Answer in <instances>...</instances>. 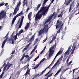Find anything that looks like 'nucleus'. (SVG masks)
Here are the masks:
<instances>
[{"instance_id": "e2e57ef3", "label": "nucleus", "mask_w": 79, "mask_h": 79, "mask_svg": "<svg viewBox=\"0 0 79 79\" xmlns=\"http://www.w3.org/2000/svg\"><path fill=\"white\" fill-rule=\"evenodd\" d=\"M56 38V37L54 36L53 38H52V40H55V39Z\"/></svg>"}, {"instance_id": "3c124183", "label": "nucleus", "mask_w": 79, "mask_h": 79, "mask_svg": "<svg viewBox=\"0 0 79 79\" xmlns=\"http://www.w3.org/2000/svg\"><path fill=\"white\" fill-rule=\"evenodd\" d=\"M59 54L58 53V52L56 54V57H57V56H58V55H59Z\"/></svg>"}, {"instance_id": "49530a36", "label": "nucleus", "mask_w": 79, "mask_h": 79, "mask_svg": "<svg viewBox=\"0 0 79 79\" xmlns=\"http://www.w3.org/2000/svg\"><path fill=\"white\" fill-rule=\"evenodd\" d=\"M15 21L14 20H12V23H11V25H13V24H14V23H15Z\"/></svg>"}, {"instance_id": "5fc2aeb1", "label": "nucleus", "mask_w": 79, "mask_h": 79, "mask_svg": "<svg viewBox=\"0 0 79 79\" xmlns=\"http://www.w3.org/2000/svg\"><path fill=\"white\" fill-rule=\"evenodd\" d=\"M16 17H18V16H20L19 14H17L15 16Z\"/></svg>"}, {"instance_id": "9d476101", "label": "nucleus", "mask_w": 79, "mask_h": 79, "mask_svg": "<svg viewBox=\"0 0 79 79\" xmlns=\"http://www.w3.org/2000/svg\"><path fill=\"white\" fill-rule=\"evenodd\" d=\"M48 10L47 9H46V10H44L43 11H42V14H41V15H44V16H45L47 14V12H48Z\"/></svg>"}, {"instance_id": "b1692460", "label": "nucleus", "mask_w": 79, "mask_h": 79, "mask_svg": "<svg viewBox=\"0 0 79 79\" xmlns=\"http://www.w3.org/2000/svg\"><path fill=\"white\" fill-rule=\"evenodd\" d=\"M29 64H27V65L25 66L24 67V68L25 69H27V68H28V67H29Z\"/></svg>"}, {"instance_id": "f257e3e1", "label": "nucleus", "mask_w": 79, "mask_h": 79, "mask_svg": "<svg viewBox=\"0 0 79 79\" xmlns=\"http://www.w3.org/2000/svg\"><path fill=\"white\" fill-rule=\"evenodd\" d=\"M61 24H62V21H60V20H58L57 21V25L56 26V29H58V27L59 28H60L59 30H58L57 31V33H60V30L62 29V28L63 27V23H62L61 25Z\"/></svg>"}, {"instance_id": "4be33fe9", "label": "nucleus", "mask_w": 79, "mask_h": 79, "mask_svg": "<svg viewBox=\"0 0 79 79\" xmlns=\"http://www.w3.org/2000/svg\"><path fill=\"white\" fill-rule=\"evenodd\" d=\"M69 51L67 50L64 54V56L65 57V56H66V55H68V54H69Z\"/></svg>"}, {"instance_id": "f3484780", "label": "nucleus", "mask_w": 79, "mask_h": 79, "mask_svg": "<svg viewBox=\"0 0 79 79\" xmlns=\"http://www.w3.org/2000/svg\"><path fill=\"white\" fill-rule=\"evenodd\" d=\"M34 40V35H33L32 37L30 39L29 41L31 42H32L33 40Z\"/></svg>"}, {"instance_id": "4c0bfd02", "label": "nucleus", "mask_w": 79, "mask_h": 79, "mask_svg": "<svg viewBox=\"0 0 79 79\" xmlns=\"http://www.w3.org/2000/svg\"><path fill=\"white\" fill-rule=\"evenodd\" d=\"M58 53L60 55H61V54L62 53V52L60 50L58 52Z\"/></svg>"}, {"instance_id": "e433bc0d", "label": "nucleus", "mask_w": 79, "mask_h": 79, "mask_svg": "<svg viewBox=\"0 0 79 79\" xmlns=\"http://www.w3.org/2000/svg\"><path fill=\"white\" fill-rule=\"evenodd\" d=\"M53 74V73H51L50 74H49V75L48 76V77H51V76H52Z\"/></svg>"}, {"instance_id": "774afa93", "label": "nucleus", "mask_w": 79, "mask_h": 79, "mask_svg": "<svg viewBox=\"0 0 79 79\" xmlns=\"http://www.w3.org/2000/svg\"><path fill=\"white\" fill-rule=\"evenodd\" d=\"M50 21V20L49 19H48V20H47V21H46V22H47V23H48V22H49Z\"/></svg>"}, {"instance_id": "423d86ee", "label": "nucleus", "mask_w": 79, "mask_h": 79, "mask_svg": "<svg viewBox=\"0 0 79 79\" xmlns=\"http://www.w3.org/2000/svg\"><path fill=\"white\" fill-rule=\"evenodd\" d=\"M24 57H25V58H29V56L28 55H26V53H24L22 56V57L20 60L19 61H22V60L24 58Z\"/></svg>"}, {"instance_id": "bb28decb", "label": "nucleus", "mask_w": 79, "mask_h": 79, "mask_svg": "<svg viewBox=\"0 0 79 79\" xmlns=\"http://www.w3.org/2000/svg\"><path fill=\"white\" fill-rule=\"evenodd\" d=\"M19 14L20 16H21V15H24V14H23V11H21V12L20 13H19Z\"/></svg>"}, {"instance_id": "6e6552de", "label": "nucleus", "mask_w": 79, "mask_h": 79, "mask_svg": "<svg viewBox=\"0 0 79 79\" xmlns=\"http://www.w3.org/2000/svg\"><path fill=\"white\" fill-rule=\"evenodd\" d=\"M24 18V16H21V20L20 21V24L19 26V28H21V26L22 25V24L23 23V19Z\"/></svg>"}, {"instance_id": "f03ea898", "label": "nucleus", "mask_w": 79, "mask_h": 79, "mask_svg": "<svg viewBox=\"0 0 79 79\" xmlns=\"http://www.w3.org/2000/svg\"><path fill=\"white\" fill-rule=\"evenodd\" d=\"M48 24H46L44 28L41 29L40 31L39 34V35H41L44 32L45 33H47L48 32Z\"/></svg>"}, {"instance_id": "412c9836", "label": "nucleus", "mask_w": 79, "mask_h": 79, "mask_svg": "<svg viewBox=\"0 0 79 79\" xmlns=\"http://www.w3.org/2000/svg\"><path fill=\"white\" fill-rule=\"evenodd\" d=\"M40 64H38L36 66H35L34 68H32V69H36L38 67H39V66L40 65Z\"/></svg>"}, {"instance_id": "8fccbe9b", "label": "nucleus", "mask_w": 79, "mask_h": 79, "mask_svg": "<svg viewBox=\"0 0 79 79\" xmlns=\"http://www.w3.org/2000/svg\"><path fill=\"white\" fill-rule=\"evenodd\" d=\"M16 3V1H13V4L15 5Z\"/></svg>"}, {"instance_id": "6e6d98bb", "label": "nucleus", "mask_w": 79, "mask_h": 79, "mask_svg": "<svg viewBox=\"0 0 79 79\" xmlns=\"http://www.w3.org/2000/svg\"><path fill=\"white\" fill-rule=\"evenodd\" d=\"M59 60H61H61H63V57H61L60 58Z\"/></svg>"}, {"instance_id": "7c9ffc66", "label": "nucleus", "mask_w": 79, "mask_h": 79, "mask_svg": "<svg viewBox=\"0 0 79 79\" xmlns=\"http://www.w3.org/2000/svg\"><path fill=\"white\" fill-rule=\"evenodd\" d=\"M5 5V3H4V2H2L0 4V6H3V5Z\"/></svg>"}, {"instance_id": "7ed1b4c3", "label": "nucleus", "mask_w": 79, "mask_h": 79, "mask_svg": "<svg viewBox=\"0 0 79 79\" xmlns=\"http://www.w3.org/2000/svg\"><path fill=\"white\" fill-rule=\"evenodd\" d=\"M21 1H19V2L17 3L16 6H15L14 9V11L13 13V15H16V13H17L18 11H19V7H20V6L21 5Z\"/></svg>"}, {"instance_id": "a18cd8bd", "label": "nucleus", "mask_w": 79, "mask_h": 79, "mask_svg": "<svg viewBox=\"0 0 79 79\" xmlns=\"http://www.w3.org/2000/svg\"><path fill=\"white\" fill-rule=\"evenodd\" d=\"M31 44V43H30L29 44L27 45L26 46V47H29V45H30Z\"/></svg>"}, {"instance_id": "09e8293b", "label": "nucleus", "mask_w": 79, "mask_h": 79, "mask_svg": "<svg viewBox=\"0 0 79 79\" xmlns=\"http://www.w3.org/2000/svg\"><path fill=\"white\" fill-rule=\"evenodd\" d=\"M29 10V7H28L27 9V10H26V12H28V11Z\"/></svg>"}, {"instance_id": "2eb2a0df", "label": "nucleus", "mask_w": 79, "mask_h": 79, "mask_svg": "<svg viewBox=\"0 0 79 79\" xmlns=\"http://www.w3.org/2000/svg\"><path fill=\"white\" fill-rule=\"evenodd\" d=\"M71 3V0H65V5L68 6V5L69 4Z\"/></svg>"}, {"instance_id": "0eeeda50", "label": "nucleus", "mask_w": 79, "mask_h": 79, "mask_svg": "<svg viewBox=\"0 0 79 79\" xmlns=\"http://www.w3.org/2000/svg\"><path fill=\"white\" fill-rule=\"evenodd\" d=\"M42 16V14H40L39 15H36V16L35 17V20H36L37 21L39 19H40V18Z\"/></svg>"}, {"instance_id": "a878e982", "label": "nucleus", "mask_w": 79, "mask_h": 79, "mask_svg": "<svg viewBox=\"0 0 79 79\" xmlns=\"http://www.w3.org/2000/svg\"><path fill=\"white\" fill-rule=\"evenodd\" d=\"M51 71H51V70L50 71H49L45 75V76H47L48 75V74H49L51 73Z\"/></svg>"}, {"instance_id": "473e14b6", "label": "nucleus", "mask_w": 79, "mask_h": 79, "mask_svg": "<svg viewBox=\"0 0 79 79\" xmlns=\"http://www.w3.org/2000/svg\"><path fill=\"white\" fill-rule=\"evenodd\" d=\"M57 15V13H56L54 15L53 19H55L56 15Z\"/></svg>"}, {"instance_id": "4d7b16f0", "label": "nucleus", "mask_w": 79, "mask_h": 79, "mask_svg": "<svg viewBox=\"0 0 79 79\" xmlns=\"http://www.w3.org/2000/svg\"><path fill=\"white\" fill-rule=\"evenodd\" d=\"M6 66V63H5L3 65V66L1 68H2L3 66Z\"/></svg>"}, {"instance_id": "680f3d73", "label": "nucleus", "mask_w": 79, "mask_h": 79, "mask_svg": "<svg viewBox=\"0 0 79 79\" xmlns=\"http://www.w3.org/2000/svg\"><path fill=\"white\" fill-rule=\"evenodd\" d=\"M10 69V67H9V66H8L7 68L6 69V71H8V70L9 69Z\"/></svg>"}, {"instance_id": "9b49d317", "label": "nucleus", "mask_w": 79, "mask_h": 79, "mask_svg": "<svg viewBox=\"0 0 79 79\" xmlns=\"http://www.w3.org/2000/svg\"><path fill=\"white\" fill-rule=\"evenodd\" d=\"M28 2V0H23V7H24V6H25V5L27 6Z\"/></svg>"}, {"instance_id": "79ce46f5", "label": "nucleus", "mask_w": 79, "mask_h": 79, "mask_svg": "<svg viewBox=\"0 0 79 79\" xmlns=\"http://www.w3.org/2000/svg\"><path fill=\"white\" fill-rule=\"evenodd\" d=\"M15 40H12V44H14V43H15Z\"/></svg>"}, {"instance_id": "dca6fc26", "label": "nucleus", "mask_w": 79, "mask_h": 79, "mask_svg": "<svg viewBox=\"0 0 79 79\" xmlns=\"http://www.w3.org/2000/svg\"><path fill=\"white\" fill-rule=\"evenodd\" d=\"M64 10H62L60 14L59 15H58V18H60H60H61V17H62V16H63V12H64Z\"/></svg>"}, {"instance_id": "603ef678", "label": "nucleus", "mask_w": 79, "mask_h": 79, "mask_svg": "<svg viewBox=\"0 0 79 79\" xmlns=\"http://www.w3.org/2000/svg\"><path fill=\"white\" fill-rule=\"evenodd\" d=\"M14 32H13V33L11 35V37H13V35H14Z\"/></svg>"}, {"instance_id": "58836bf2", "label": "nucleus", "mask_w": 79, "mask_h": 79, "mask_svg": "<svg viewBox=\"0 0 79 79\" xmlns=\"http://www.w3.org/2000/svg\"><path fill=\"white\" fill-rule=\"evenodd\" d=\"M16 18H17L16 16H15L13 19V21H15V20L16 19Z\"/></svg>"}, {"instance_id": "ddd939ff", "label": "nucleus", "mask_w": 79, "mask_h": 79, "mask_svg": "<svg viewBox=\"0 0 79 79\" xmlns=\"http://www.w3.org/2000/svg\"><path fill=\"white\" fill-rule=\"evenodd\" d=\"M46 8H47V7L43 6L41 7V8L40 9V12H42L43 11H45L46 10Z\"/></svg>"}, {"instance_id": "13d9d810", "label": "nucleus", "mask_w": 79, "mask_h": 79, "mask_svg": "<svg viewBox=\"0 0 79 79\" xmlns=\"http://www.w3.org/2000/svg\"><path fill=\"white\" fill-rule=\"evenodd\" d=\"M35 65V62L34 64H33L32 65H34L32 66V68L34 67V65Z\"/></svg>"}, {"instance_id": "c9c22d12", "label": "nucleus", "mask_w": 79, "mask_h": 79, "mask_svg": "<svg viewBox=\"0 0 79 79\" xmlns=\"http://www.w3.org/2000/svg\"><path fill=\"white\" fill-rule=\"evenodd\" d=\"M50 6H51V5L49 4L48 6L47 7L46 9L48 10V9H49V7H50Z\"/></svg>"}, {"instance_id": "393cba45", "label": "nucleus", "mask_w": 79, "mask_h": 79, "mask_svg": "<svg viewBox=\"0 0 79 79\" xmlns=\"http://www.w3.org/2000/svg\"><path fill=\"white\" fill-rule=\"evenodd\" d=\"M41 5V4H38V6L37 7L36 10H38V9L40 8V6Z\"/></svg>"}, {"instance_id": "f8f14e48", "label": "nucleus", "mask_w": 79, "mask_h": 79, "mask_svg": "<svg viewBox=\"0 0 79 79\" xmlns=\"http://www.w3.org/2000/svg\"><path fill=\"white\" fill-rule=\"evenodd\" d=\"M8 37H7L6 39L3 41L2 44V48H3L4 47V45H5V43L7 41V40H8Z\"/></svg>"}, {"instance_id": "c85d7f7f", "label": "nucleus", "mask_w": 79, "mask_h": 79, "mask_svg": "<svg viewBox=\"0 0 79 79\" xmlns=\"http://www.w3.org/2000/svg\"><path fill=\"white\" fill-rule=\"evenodd\" d=\"M72 47V46H70L69 48H68V49L67 51H68L69 52L70 51V50L71 49V47Z\"/></svg>"}, {"instance_id": "f704fd0d", "label": "nucleus", "mask_w": 79, "mask_h": 79, "mask_svg": "<svg viewBox=\"0 0 79 79\" xmlns=\"http://www.w3.org/2000/svg\"><path fill=\"white\" fill-rule=\"evenodd\" d=\"M27 48H25L23 49V52H24V51H25V50H26L27 49Z\"/></svg>"}, {"instance_id": "69168bd1", "label": "nucleus", "mask_w": 79, "mask_h": 79, "mask_svg": "<svg viewBox=\"0 0 79 79\" xmlns=\"http://www.w3.org/2000/svg\"><path fill=\"white\" fill-rule=\"evenodd\" d=\"M44 73V72H43V71L42 72H41V73L40 75H42V74H43Z\"/></svg>"}, {"instance_id": "c756f323", "label": "nucleus", "mask_w": 79, "mask_h": 79, "mask_svg": "<svg viewBox=\"0 0 79 79\" xmlns=\"http://www.w3.org/2000/svg\"><path fill=\"white\" fill-rule=\"evenodd\" d=\"M23 32H24V31H23V30L21 29L19 31V32L20 34H21V33H23Z\"/></svg>"}, {"instance_id": "4468645a", "label": "nucleus", "mask_w": 79, "mask_h": 79, "mask_svg": "<svg viewBox=\"0 0 79 79\" xmlns=\"http://www.w3.org/2000/svg\"><path fill=\"white\" fill-rule=\"evenodd\" d=\"M26 26L25 27V30H27L29 27L30 26V23H27L26 25Z\"/></svg>"}, {"instance_id": "c03bdc74", "label": "nucleus", "mask_w": 79, "mask_h": 79, "mask_svg": "<svg viewBox=\"0 0 79 79\" xmlns=\"http://www.w3.org/2000/svg\"><path fill=\"white\" fill-rule=\"evenodd\" d=\"M40 12V10L39 11H38L37 13L36 14V15H39V13Z\"/></svg>"}, {"instance_id": "338daca9", "label": "nucleus", "mask_w": 79, "mask_h": 79, "mask_svg": "<svg viewBox=\"0 0 79 79\" xmlns=\"http://www.w3.org/2000/svg\"><path fill=\"white\" fill-rule=\"evenodd\" d=\"M35 48H34V49H33V50H32V51L34 52V51H35Z\"/></svg>"}, {"instance_id": "de8ad7c7", "label": "nucleus", "mask_w": 79, "mask_h": 79, "mask_svg": "<svg viewBox=\"0 0 79 79\" xmlns=\"http://www.w3.org/2000/svg\"><path fill=\"white\" fill-rule=\"evenodd\" d=\"M76 70H77V69H74L73 71V73H74V71H76Z\"/></svg>"}, {"instance_id": "0e129e2a", "label": "nucleus", "mask_w": 79, "mask_h": 79, "mask_svg": "<svg viewBox=\"0 0 79 79\" xmlns=\"http://www.w3.org/2000/svg\"><path fill=\"white\" fill-rule=\"evenodd\" d=\"M7 66H8V65L6 64V65H5L4 68L6 69V68Z\"/></svg>"}, {"instance_id": "2f4dec72", "label": "nucleus", "mask_w": 79, "mask_h": 79, "mask_svg": "<svg viewBox=\"0 0 79 79\" xmlns=\"http://www.w3.org/2000/svg\"><path fill=\"white\" fill-rule=\"evenodd\" d=\"M44 60H45V58H44L43 59H42V60L40 61L39 64H41V63L43 62V61H44Z\"/></svg>"}, {"instance_id": "aec40b11", "label": "nucleus", "mask_w": 79, "mask_h": 79, "mask_svg": "<svg viewBox=\"0 0 79 79\" xmlns=\"http://www.w3.org/2000/svg\"><path fill=\"white\" fill-rule=\"evenodd\" d=\"M61 69H60L56 73V74L54 76V77H55V76H57V75H58V74L60 73V71H61Z\"/></svg>"}, {"instance_id": "a211bd4d", "label": "nucleus", "mask_w": 79, "mask_h": 79, "mask_svg": "<svg viewBox=\"0 0 79 79\" xmlns=\"http://www.w3.org/2000/svg\"><path fill=\"white\" fill-rule=\"evenodd\" d=\"M32 16V12H31L29 13L28 15V18L29 19H30L31 17Z\"/></svg>"}, {"instance_id": "72a5a7b5", "label": "nucleus", "mask_w": 79, "mask_h": 79, "mask_svg": "<svg viewBox=\"0 0 79 79\" xmlns=\"http://www.w3.org/2000/svg\"><path fill=\"white\" fill-rule=\"evenodd\" d=\"M13 38L14 39V40H16L17 39V36H16V35H15L14 36Z\"/></svg>"}, {"instance_id": "bf43d9fd", "label": "nucleus", "mask_w": 79, "mask_h": 79, "mask_svg": "<svg viewBox=\"0 0 79 79\" xmlns=\"http://www.w3.org/2000/svg\"><path fill=\"white\" fill-rule=\"evenodd\" d=\"M37 40H36L35 41V43H34V45L36 44H37Z\"/></svg>"}, {"instance_id": "ea45409f", "label": "nucleus", "mask_w": 79, "mask_h": 79, "mask_svg": "<svg viewBox=\"0 0 79 79\" xmlns=\"http://www.w3.org/2000/svg\"><path fill=\"white\" fill-rule=\"evenodd\" d=\"M15 53V50L14 51H12V52L10 54V55H13L14 53Z\"/></svg>"}, {"instance_id": "39448f33", "label": "nucleus", "mask_w": 79, "mask_h": 79, "mask_svg": "<svg viewBox=\"0 0 79 79\" xmlns=\"http://www.w3.org/2000/svg\"><path fill=\"white\" fill-rule=\"evenodd\" d=\"M6 16V13L5 12L4 10H1L0 13V19H1V18H5Z\"/></svg>"}, {"instance_id": "20e7f679", "label": "nucleus", "mask_w": 79, "mask_h": 79, "mask_svg": "<svg viewBox=\"0 0 79 79\" xmlns=\"http://www.w3.org/2000/svg\"><path fill=\"white\" fill-rule=\"evenodd\" d=\"M56 47V44L53 45L52 47L50 48L49 50V58H51V56H53V53H54V50L52 49H53L54 48V47L55 46Z\"/></svg>"}, {"instance_id": "5701e85b", "label": "nucleus", "mask_w": 79, "mask_h": 79, "mask_svg": "<svg viewBox=\"0 0 79 79\" xmlns=\"http://www.w3.org/2000/svg\"><path fill=\"white\" fill-rule=\"evenodd\" d=\"M48 1V0H44L43 1V3L42 6H44V5H45L46 3V2H47V1Z\"/></svg>"}, {"instance_id": "1a4fd4ad", "label": "nucleus", "mask_w": 79, "mask_h": 79, "mask_svg": "<svg viewBox=\"0 0 79 79\" xmlns=\"http://www.w3.org/2000/svg\"><path fill=\"white\" fill-rule=\"evenodd\" d=\"M74 1L70 4L69 6V12H71V10H72V7H74Z\"/></svg>"}, {"instance_id": "37998d69", "label": "nucleus", "mask_w": 79, "mask_h": 79, "mask_svg": "<svg viewBox=\"0 0 79 79\" xmlns=\"http://www.w3.org/2000/svg\"><path fill=\"white\" fill-rule=\"evenodd\" d=\"M72 63V61H71L69 63V64L68 65V66H69V65H71V64Z\"/></svg>"}, {"instance_id": "052dcab7", "label": "nucleus", "mask_w": 79, "mask_h": 79, "mask_svg": "<svg viewBox=\"0 0 79 79\" xmlns=\"http://www.w3.org/2000/svg\"><path fill=\"white\" fill-rule=\"evenodd\" d=\"M59 11H60V9L58 8L57 10V12L58 13H59Z\"/></svg>"}, {"instance_id": "864d4df0", "label": "nucleus", "mask_w": 79, "mask_h": 79, "mask_svg": "<svg viewBox=\"0 0 79 79\" xmlns=\"http://www.w3.org/2000/svg\"><path fill=\"white\" fill-rule=\"evenodd\" d=\"M12 65H13V64H9V65L8 66L9 67V68H10V66H12Z\"/></svg>"}, {"instance_id": "cd10ccee", "label": "nucleus", "mask_w": 79, "mask_h": 79, "mask_svg": "<svg viewBox=\"0 0 79 79\" xmlns=\"http://www.w3.org/2000/svg\"><path fill=\"white\" fill-rule=\"evenodd\" d=\"M19 14L20 16H21V15H24V14H23V11H21V12L20 13H19Z\"/></svg>"}, {"instance_id": "a19ab883", "label": "nucleus", "mask_w": 79, "mask_h": 79, "mask_svg": "<svg viewBox=\"0 0 79 79\" xmlns=\"http://www.w3.org/2000/svg\"><path fill=\"white\" fill-rule=\"evenodd\" d=\"M68 68L66 69H64L62 71V72H65V71H66V70H68Z\"/></svg>"}, {"instance_id": "6ab92c4d", "label": "nucleus", "mask_w": 79, "mask_h": 79, "mask_svg": "<svg viewBox=\"0 0 79 79\" xmlns=\"http://www.w3.org/2000/svg\"><path fill=\"white\" fill-rule=\"evenodd\" d=\"M60 61V60H58L56 63V64H55V65L52 67L51 69H54V66H56V65H57V64H58V63H59Z\"/></svg>"}]
</instances>
